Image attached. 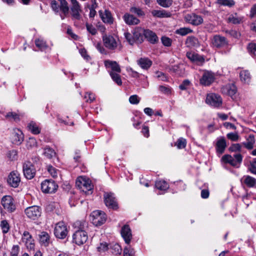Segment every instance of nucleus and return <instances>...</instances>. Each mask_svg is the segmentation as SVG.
Returning a JSON list of instances; mask_svg holds the SVG:
<instances>
[{"label":"nucleus","mask_w":256,"mask_h":256,"mask_svg":"<svg viewBox=\"0 0 256 256\" xmlns=\"http://www.w3.org/2000/svg\"><path fill=\"white\" fill-rule=\"evenodd\" d=\"M58 1L60 3V10L62 14H60V16L62 20H64L69 12L68 3L66 0H58Z\"/></svg>","instance_id":"27"},{"label":"nucleus","mask_w":256,"mask_h":256,"mask_svg":"<svg viewBox=\"0 0 256 256\" xmlns=\"http://www.w3.org/2000/svg\"><path fill=\"white\" fill-rule=\"evenodd\" d=\"M121 235L124 239L125 242L128 244L132 238L131 230L128 225H124L121 230Z\"/></svg>","instance_id":"20"},{"label":"nucleus","mask_w":256,"mask_h":256,"mask_svg":"<svg viewBox=\"0 0 256 256\" xmlns=\"http://www.w3.org/2000/svg\"><path fill=\"white\" fill-rule=\"evenodd\" d=\"M48 171L53 178H56L58 176V170L54 167L51 166H48Z\"/></svg>","instance_id":"55"},{"label":"nucleus","mask_w":256,"mask_h":256,"mask_svg":"<svg viewBox=\"0 0 256 256\" xmlns=\"http://www.w3.org/2000/svg\"><path fill=\"white\" fill-rule=\"evenodd\" d=\"M226 146V142L224 138H222L218 140L216 143V152L220 154H222Z\"/></svg>","instance_id":"31"},{"label":"nucleus","mask_w":256,"mask_h":256,"mask_svg":"<svg viewBox=\"0 0 256 256\" xmlns=\"http://www.w3.org/2000/svg\"><path fill=\"white\" fill-rule=\"evenodd\" d=\"M124 35L125 38L126 39L127 41L129 42L130 44H133L134 43L133 35L132 36L130 33L128 32H125Z\"/></svg>","instance_id":"63"},{"label":"nucleus","mask_w":256,"mask_h":256,"mask_svg":"<svg viewBox=\"0 0 256 256\" xmlns=\"http://www.w3.org/2000/svg\"><path fill=\"white\" fill-rule=\"evenodd\" d=\"M73 242L78 246L84 244L88 239L87 232L84 230H76L74 234Z\"/></svg>","instance_id":"7"},{"label":"nucleus","mask_w":256,"mask_h":256,"mask_svg":"<svg viewBox=\"0 0 256 256\" xmlns=\"http://www.w3.org/2000/svg\"><path fill=\"white\" fill-rule=\"evenodd\" d=\"M110 248L112 250V252L115 255L120 254L122 252L121 246L118 244H110Z\"/></svg>","instance_id":"42"},{"label":"nucleus","mask_w":256,"mask_h":256,"mask_svg":"<svg viewBox=\"0 0 256 256\" xmlns=\"http://www.w3.org/2000/svg\"><path fill=\"white\" fill-rule=\"evenodd\" d=\"M23 172L27 179L31 180L35 176L36 170L32 163L26 162L23 164Z\"/></svg>","instance_id":"11"},{"label":"nucleus","mask_w":256,"mask_h":256,"mask_svg":"<svg viewBox=\"0 0 256 256\" xmlns=\"http://www.w3.org/2000/svg\"><path fill=\"white\" fill-rule=\"evenodd\" d=\"M41 211L39 206H34L27 208L25 210V214L29 218L35 220L40 216Z\"/></svg>","instance_id":"13"},{"label":"nucleus","mask_w":256,"mask_h":256,"mask_svg":"<svg viewBox=\"0 0 256 256\" xmlns=\"http://www.w3.org/2000/svg\"><path fill=\"white\" fill-rule=\"evenodd\" d=\"M130 12L138 15V16H142L144 14L142 10L138 8L132 7L130 8Z\"/></svg>","instance_id":"60"},{"label":"nucleus","mask_w":256,"mask_h":256,"mask_svg":"<svg viewBox=\"0 0 256 256\" xmlns=\"http://www.w3.org/2000/svg\"><path fill=\"white\" fill-rule=\"evenodd\" d=\"M6 116L10 120H13L16 121L20 119L19 116L14 112H9L7 113Z\"/></svg>","instance_id":"59"},{"label":"nucleus","mask_w":256,"mask_h":256,"mask_svg":"<svg viewBox=\"0 0 256 256\" xmlns=\"http://www.w3.org/2000/svg\"><path fill=\"white\" fill-rule=\"evenodd\" d=\"M39 238L40 242L44 246H48V245L50 242V237L48 232H41Z\"/></svg>","instance_id":"32"},{"label":"nucleus","mask_w":256,"mask_h":256,"mask_svg":"<svg viewBox=\"0 0 256 256\" xmlns=\"http://www.w3.org/2000/svg\"><path fill=\"white\" fill-rule=\"evenodd\" d=\"M126 71L129 73L130 75L133 78H138L140 76L139 73H138L137 72L131 68H130V67L127 68Z\"/></svg>","instance_id":"61"},{"label":"nucleus","mask_w":256,"mask_h":256,"mask_svg":"<svg viewBox=\"0 0 256 256\" xmlns=\"http://www.w3.org/2000/svg\"><path fill=\"white\" fill-rule=\"evenodd\" d=\"M124 256H134V251L130 246L128 245L124 248Z\"/></svg>","instance_id":"47"},{"label":"nucleus","mask_w":256,"mask_h":256,"mask_svg":"<svg viewBox=\"0 0 256 256\" xmlns=\"http://www.w3.org/2000/svg\"><path fill=\"white\" fill-rule=\"evenodd\" d=\"M254 138L251 136H250L248 139V142L244 143V145L246 148L248 150H251L254 147Z\"/></svg>","instance_id":"50"},{"label":"nucleus","mask_w":256,"mask_h":256,"mask_svg":"<svg viewBox=\"0 0 256 256\" xmlns=\"http://www.w3.org/2000/svg\"><path fill=\"white\" fill-rule=\"evenodd\" d=\"M212 42L214 46L216 48H221L228 44V42L226 38L220 35H216L214 36Z\"/></svg>","instance_id":"21"},{"label":"nucleus","mask_w":256,"mask_h":256,"mask_svg":"<svg viewBox=\"0 0 256 256\" xmlns=\"http://www.w3.org/2000/svg\"><path fill=\"white\" fill-rule=\"evenodd\" d=\"M90 220L94 225L100 226L105 222L106 217L104 212L96 210L92 212L91 214Z\"/></svg>","instance_id":"4"},{"label":"nucleus","mask_w":256,"mask_h":256,"mask_svg":"<svg viewBox=\"0 0 256 256\" xmlns=\"http://www.w3.org/2000/svg\"><path fill=\"white\" fill-rule=\"evenodd\" d=\"M35 44L36 47L40 50H44L48 48L46 42L42 38H36L35 40Z\"/></svg>","instance_id":"35"},{"label":"nucleus","mask_w":256,"mask_h":256,"mask_svg":"<svg viewBox=\"0 0 256 256\" xmlns=\"http://www.w3.org/2000/svg\"><path fill=\"white\" fill-rule=\"evenodd\" d=\"M24 136L22 132L19 129L14 130L12 135V142L16 144H20L24 140Z\"/></svg>","instance_id":"23"},{"label":"nucleus","mask_w":256,"mask_h":256,"mask_svg":"<svg viewBox=\"0 0 256 256\" xmlns=\"http://www.w3.org/2000/svg\"><path fill=\"white\" fill-rule=\"evenodd\" d=\"M156 187L160 190L165 191L169 188L168 184L164 180H158L156 182Z\"/></svg>","instance_id":"37"},{"label":"nucleus","mask_w":256,"mask_h":256,"mask_svg":"<svg viewBox=\"0 0 256 256\" xmlns=\"http://www.w3.org/2000/svg\"><path fill=\"white\" fill-rule=\"evenodd\" d=\"M102 41L104 46L110 50H120L122 49L120 42L116 36L105 34L102 36Z\"/></svg>","instance_id":"1"},{"label":"nucleus","mask_w":256,"mask_h":256,"mask_svg":"<svg viewBox=\"0 0 256 256\" xmlns=\"http://www.w3.org/2000/svg\"><path fill=\"white\" fill-rule=\"evenodd\" d=\"M221 160L225 164H229L232 166L238 168L242 162V156L239 153L234 154V156L224 154L222 156Z\"/></svg>","instance_id":"3"},{"label":"nucleus","mask_w":256,"mask_h":256,"mask_svg":"<svg viewBox=\"0 0 256 256\" xmlns=\"http://www.w3.org/2000/svg\"><path fill=\"white\" fill-rule=\"evenodd\" d=\"M120 72H110V74L112 80L116 83L118 86L122 84V82L120 76L119 75Z\"/></svg>","instance_id":"41"},{"label":"nucleus","mask_w":256,"mask_h":256,"mask_svg":"<svg viewBox=\"0 0 256 256\" xmlns=\"http://www.w3.org/2000/svg\"><path fill=\"white\" fill-rule=\"evenodd\" d=\"M42 155L46 158L52 159L56 156V152L52 148L46 146L43 149Z\"/></svg>","instance_id":"33"},{"label":"nucleus","mask_w":256,"mask_h":256,"mask_svg":"<svg viewBox=\"0 0 256 256\" xmlns=\"http://www.w3.org/2000/svg\"><path fill=\"white\" fill-rule=\"evenodd\" d=\"M206 102L211 106L219 108L222 104V100L218 94L210 93L206 96Z\"/></svg>","instance_id":"5"},{"label":"nucleus","mask_w":256,"mask_h":256,"mask_svg":"<svg viewBox=\"0 0 256 256\" xmlns=\"http://www.w3.org/2000/svg\"><path fill=\"white\" fill-rule=\"evenodd\" d=\"M227 138L232 141H237L238 139V135L237 133L230 132L228 133L226 135Z\"/></svg>","instance_id":"62"},{"label":"nucleus","mask_w":256,"mask_h":256,"mask_svg":"<svg viewBox=\"0 0 256 256\" xmlns=\"http://www.w3.org/2000/svg\"><path fill=\"white\" fill-rule=\"evenodd\" d=\"M57 188L58 186L53 180H46L41 184V190L45 194L54 192Z\"/></svg>","instance_id":"9"},{"label":"nucleus","mask_w":256,"mask_h":256,"mask_svg":"<svg viewBox=\"0 0 256 256\" xmlns=\"http://www.w3.org/2000/svg\"><path fill=\"white\" fill-rule=\"evenodd\" d=\"M70 2L72 4L71 16L72 18L80 20L82 18L81 12H82L81 6L77 0H70Z\"/></svg>","instance_id":"8"},{"label":"nucleus","mask_w":256,"mask_h":256,"mask_svg":"<svg viewBox=\"0 0 256 256\" xmlns=\"http://www.w3.org/2000/svg\"><path fill=\"white\" fill-rule=\"evenodd\" d=\"M104 64L107 69L110 70H109V72H120V68L116 61L106 60Z\"/></svg>","instance_id":"24"},{"label":"nucleus","mask_w":256,"mask_h":256,"mask_svg":"<svg viewBox=\"0 0 256 256\" xmlns=\"http://www.w3.org/2000/svg\"><path fill=\"white\" fill-rule=\"evenodd\" d=\"M186 140L182 138H180L177 140L175 145L177 146V148L178 149H182L186 147Z\"/></svg>","instance_id":"46"},{"label":"nucleus","mask_w":256,"mask_h":256,"mask_svg":"<svg viewBox=\"0 0 256 256\" xmlns=\"http://www.w3.org/2000/svg\"><path fill=\"white\" fill-rule=\"evenodd\" d=\"M152 14L154 16L158 18H166L170 16L164 10H153Z\"/></svg>","instance_id":"38"},{"label":"nucleus","mask_w":256,"mask_h":256,"mask_svg":"<svg viewBox=\"0 0 256 256\" xmlns=\"http://www.w3.org/2000/svg\"><path fill=\"white\" fill-rule=\"evenodd\" d=\"M123 19L128 25L138 24L140 22L138 18L128 13H126L124 15Z\"/></svg>","instance_id":"26"},{"label":"nucleus","mask_w":256,"mask_h":256,"mask_svg":"<svg viewBox=\"0 0 256 256\" xmlns=\"http://www.w3.org/2000/svg\"><path fill=\"white\" fill-rule=\"evenodd\" d=\"M134 42L141 43L143 42L144 35V29L140 27L136 28L132 32Z\"/></svg>","instance_id":"22"},{"label":"nucleus","mask_w":256,"mask_h":256,"mask_svg":"<svg viewBox=\"0 0 256 256\" xmlns=\"http://www.w3.org/2000/svg\"><path fill=\"white\" fill-rule=\"evenodd\" d=\"M86 26L88 32L94 36L98 33L97 30L92 24L86 23Z\"/></svg>","instance_id":"49"},{"label":"nucleus","mask_w":256,"mask_h":256,"mask_svg":"<svg viewBox=\"0 0 256 256\" xmlns=\"http://www.w3.org/2000/svg\"><path fill=\"white\" fill-rule=\"evenodd\" d=\"M7 181L11 186L17 188L20 182V174L16 171L11 172L8 176Z\"/></svg>","instance_id":"18"},{"label":"nucleus","mask_w":256,"mask_h":256,"mask_svg":"<svg viewBox=\"0 0 256 256\" xmlns=\"http://www.w3.org/2000/svg\"><path fill=\"white\" fill-rule=\"evenodd\" d=\"M221 92L224 94L234 99L237 92V88L234 84H228L222 87Z\"/></svg>","instance_id":"16"},{"label":"nucleus","mask_w":256,"mask_h":256,"mask_svg":"<svg viewBox=\"0 0 256 256\" xmlns=\"http://www.w3.org/2000/svg\"><path fill=\"white\" fill-rule=\"evenodd\" d=\"M247 48L250 56L253 58H256V43H250Z\"/></svg>","instance_id":"43"},{"label":"nucleus","mask_w":256,"mask_h":256,"mask_svg":"<svg viewBox=\"0 0 256 256\" xmlns=\"http://www.w3.org/2000/svg\"><path fill=\"white\" fill-rule=\"evenodd\" d=\"M240 78L241 82L246 84H249L251 80V75L248 70H242L240 72Z\"/></svg>","instance_id":"30"},{"label":"nucleus","mask_w":256,"mask_h":256,"mask_svg":"<svg viewBox=\"0 0 256 256\" xmlns=\"http://www.w3.org/2000/svg\"><path fill=\"white\" fill-rule=\"evenodd\" d=\"M28 127L29 130L34 134H38L40 132V128H39L38 124L33 122L29 124Z\"/></svg>","instance_id":"36"},{"label":"nucleus","mask_w":256,"mask_h":256,"mask_svg":"<svg viewBox=\"0 0 256 256\" xmlns=\"http://www.w3.org/2000/svg\"><path fill=\"white\" fill-rule=\"evenodd\" d=\"M144 36L152 44H156L158 42L156 34L150 30H144Z\"/></svg>","instance_id":"28"},{"label":"nucleus","mask_w":256,"mask_h":256,"mask_svg":"<svg viewBox=\"0 0 256 256\" xmlns=\"http://www.w3.org/2000/svg\"><path fill=\"white\" fill-rule=\"evenodd\" d=\"M242 20L243 18L242 16H238L236 14L230 15L228 19V22H230L233 24H240L242 22Z\"/></svg>","instance_id":"34"},{"label":"nucleus","mask_w":256,"mask_h":256,"mask_svg":"<svg viewBox=\"0 0 256 256\" xmlns=\"http://www.w3.org/2000/svg\"><path fill=\"white\" fill-rule=\"evenodd\" d=\"M218 3L221 5L230 7L233 6L235 4L233 0H218Z\"/></svg>","instance_id":"53"},{"label":"nucleus","mask_w":256,"mask_h":256,"mask_svg":"<svg viewBox=\"0 0 256 256\" xmlns=\"http://www.w3.org/2000/svg\"><path fill=\"white\" fill-rule=\"evenodd\" d=\"M0 226L4 234H6L9 231L10 225L6 220H2Z\"/></svg>","instance_id":"48"},{"label":"nucleus","mask_w":256,"mask_h":256,"mask_svg":"<svg viewBox=\"0 0 256 256\" xmlns=\"http://www.w3.org/2000/svg\"><path fill=\"white\" fill-rule=\"evenodd\" d=\"M186 44L188 47H192L198 44V39L194 37V36H188L187 38Z\"/></svg>","instance_id":"39"},{"label":"nucleus","mask_w":256,"mask_h":256,"mask_svg":"<svg viewBox=\"0 0 256 256\" xmlns=\"http://www.w3.org/2000/svg\"><path fill=\"white\" fill-rule=\"evenodd\" d=\"M77 188L82 192L86 194L92 193L93 186L90 180L84 176H80L77 178L76 182Z\"/></svg>","instance_id":"2"},{"label":"nucleus","mask_w":256,"mask_h":256,"mask_svg":"<svg viewBox=\"0 0 256 256\" xmlns=\"http://www.w3.org/2000/svg\"><path fill=\"white\" fill-rule=\"evenodd\" d=\"M68 233V230L66 224L63 222H58L54 228V234L58 238H64Z\"/></svg>","instance_id":"6"},{"label":"nucleus","mask_w":256,"mask_h":256,"mask_svg":"<svg viewBox=\"0 0 256 256\" xmlns=\"http://www.w3.org/2000/svg\"><path fill=\"white\" fill-rule=\"evenodd\" d=\"M184 20L190 24L197 26L202 24L204 20L202 17L194 13L188 14L184 17Z\"/></svg>","instance_id":"12"},{"label":"nucleus","mask_w":256,"mask_h":256,"mask_svg":"<svg viewBox=\"0 0 256 256\" xmlns=\"http://www.w3.org/2000/svg\"><path fill=\"white\" fill-rule=\"evenodd\" d=\"M242 146L239 144H234L231 146L230 148V150L232 152H240Z\"/></svg>","instance_id":"64"},{"label":"nucleus","mask_w":256,"mask_h":256,"mask_svg":"<svg viewBox=\"0 0 256 256\" xmlns=\"http://www.w3.org/2000/svg\"><path fill=\"white\" fill-rule=\"evenodd\" d=\"M1 204L8 212H13L16 210V206L14 202V200L10 196H4L1 201Z\"/></svg>","instance_id":"15"},{"label":"nucleus","mask_w":256,"mask_h":256,"mask_svg":"<svg viewBox=\"0 0 256 256\" xmlns=\"http://www.w3.org/2000/svg\"><path fill=\"white\" fill-rule=\"evenodd\" d=\"M104 201L106 206L108 208L112 209H116L118 208V204L113 193H105L104 194Z\"/></svg>","instance_id":"17"},{"label":"nucleus","mask_w":256,"mask_h":256,"mask_svg":"<svg viewBox=\"0 0 256 256\" xmlns=\"http://www.w3.org/2000/svg\"><path fill=\"white\" fill-rule=\"evenodd\" d=\"M137 64L142 69L148 70L152 64V62L148 58H141L137 60Z\"/></svg>","instance_id":"29"},{"label":"nucleus","mask_w":256,"mask_h":256,"mask_svg":"<svg viewBox=\"0 0 256 256\" xmlns=\"http://www.w3.org/2000/svg\"><path fill=\"white\" fill-rule=\"evenodd\" d=\"M22 243L29 250H33L34 248V240L32 236L28 231H24L22 236Z\"/></svg>","instance_id":"10"},{"label":"nucleus","mask_w":256,"mask_h":256,"mask_svg":"<svg viewBox=\"0 0 256 256\" xmlns=\"http://www.w3.org/2000/svg\"><path fill=\"white\" fill-rule=\"evenodd\" d=\"M214 79L215 76L213 72L210 71L204 70L200 80V82L202 86H208L214 82Z\"/></svg>","instance_id":"14"},{"label":"nucleus","mask_w":256,"mask_h":256,"mask_svg":"<svg viewBox=\"0 0 256 256\" xmlns=\"http://www.w3.org/2000/svg\"><path fill=\"white\" fill-rule=\"evenodd\" d=\"M98 14L102 21L106 24H112L114 22V18L112 14L108 10H104V11L100 10Z\"/></svg>","instance_id":"19"},{"label":"nucleus","mask_w":256,"mask_h":256,"mask_svg":"<svg viewBox=\"0 0 256 256\" xmlns=\"http://www.w3.org/2000/svg\"><path fill=\"white\" fill-rule=\"evenodd\" d=\"M129 102L131 104H137L140 102V98L136 94L132 95L129 98Z\"/></svg>","instance_id":"54"},{"label":"nucleus","mask_w":256,"mask_h":256,"mask_svg":"<svg viewBox=\"0 0 256 256\" xmlns=\"http://www.w3.org/2000/svg\"><path fill=\"white\" fill-rule=\"evenodd\" d=\"M84 98L86 99V102H89L90 103L93 102L96 98L95 95L90 92H86L84 96Z\"/></svg>","instance_id":"56"},{"label":"nucleus","mask_w":256,"mask_h":256,"mask_svg":"<svg viewBox=\"0 0 256 256\" xmlns=\"http://www.w3.org/2000/svg\"><path fill=\"white\" fill-rule=\"evenodd\" d=\"M74 226L78 230H84L88 227V224L86 221L77 220L74 224Z\"/></svg>","instance_id":"40"},{"label":"nucleus","mask_w":256,"mask_h":256,"mask_svg":"<svg viewBox=\"0 0 256 256\" xmlns=\"http://www.w3.org/2000/svg\"><path fill=\"white\" fill-rule=\"evenodd\" d=\"M240 180L242 184L248 188H256V179L251 176H244Z\"/></svg>","instance_id":"25"},{"label":"nucleus","mask_w":256,"mask_h":256,"mask_svg":"<svg viewBox=\"0 0 256 256\" xmlns=\"http://www.w3.org/2000/svg\"><path fill=\"white\" fill-rule=\"evenodd\" d=\"M37 146L36 140L34 138H30L27 140L26 146L28 148H32Z\"/></svg>","instance_id":"51"},{"label":"nucleus","mask_w":256,"mask_h":256,"mask_svg":"<svg viewBox=\"0 0 256 256\" xmlns=\"http://www.w3.org/2000/svg\"><path fill=\"white\" fill-rule=\"evenodd\" d=\"M192 30L190 28L184 27L176 30V34L182 36H184L188 34L192 33Z\"/></svg>","instance_id":"44"},{"label":"nucleus","mask_w":256,"mask_h":256,"mask_svg":"<svg viewBox=\"0 0 256 256\" xmlns=\"http://www.w3.org/2000/svg\"><path fill=\"white\" fill-rule=\"evenodd\" d=\"M156 1L160 6L164 8L169 7L172 2V0H156Z\"/></svg>","instance_id":"52"},{"label":"nucleus","mask_w":256,"mask_h":256,"mask_svg":"<svg viewBox=\"0 0 256 256\" xmlns=\"http://www.w3.org/2000/svg\"><path fill=\"white\" fill-rule=\"evenodd\" d=\"M50 6L55 12L58 13L59 12L60 6L58 5V2L56 0H52L50 2Z\"/></svg>","instance_id":"57"},{"label":"nucleus","mask_w":256,"mask_h":256,"mask_svg":"<svg viewBox=\"0 0 256 256\" xmlns=\"http://www.w3.org/2000/svg\"><path fill=\"white\" fill-rule=\"evenodd\" d=\"M109 248V245L106 242L100 243L97 247L98 251L101 254L105 252Z\"/></svg>","instance_id":"45"},{"label":"nucleus","mask_w":256,"mask_h":256,"mask_svg":"<svg viewBox=\"0 0 256 256\" xmlns=\"http://www.w3.org/2000/svg\"><path fill=\"white\" fill-rule=\"evenodd\" d=\"M161 40L162 42V44L165 46H170L172 44V40L166 36H162L161 38Z\"/></svg>","instance_id":"58"}]
</instances>
